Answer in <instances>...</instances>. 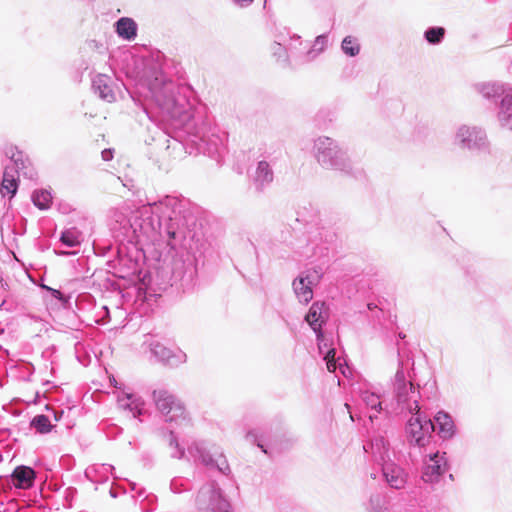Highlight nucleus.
Here are the masks:
<instances>
[{
  "instance_id": "obj_1",
  "label": "nucleus",
  "mask_w": 512,
  "mask_h": 512,
  "mask_svg": "<svg viewBox=\"0 0 512 512\" xmlns=\"http://www.w3.org/2000/svg\"><path fill=\"white\" fill-rule=\"evenodd\" d=\"M138 213L148 218L137 224L136 220L131 224L134 231L139 230L145 235H149L153 231H162L170 239L176 238V230L174 221L180 213L179 201L175 197L166 196L158 202L143 206Z\"/></svg>"
},
{
  "instance_id": "obj_2",
  "label": "nucleus",
  "mask_w": 512,
  "mask_h": 512,
  "mask_svg": "<svg viewBox=\"0 0 512 512\" xmlns=\"http://www.w3.org/2000/svg\"><path fill=\"white\" fill-rule=\"evenodd\" d=\"M398 382V400L399 402L405 403L410 399H413V405H409L410 411H415V414L408 420L406 433L408 442L411 445L418 447H425L432 436V432L435 431V425L430 419L422 417L418 412L420 407L417 403L416 395L417 392L412 383L408 385L404 382L402 375H397Z\"/></svg>"
},
{
  "instance_id": "obj_3",
  "label": "nucleus",
  "mask_w": 512,
  "mask_h": 512,
  "mask_svg": "<svg viewBox=\"0 0 512 512\" xmlns=\"http://www.w3.org/2000/svg\"><path fill=\"white\" fill-rule=\"evenodd\" d=\"M312 154L317 163L324 169L344 174L352 172L353 163L347 150L330 137L319 136L315 138Z\"/></svg>"
},
{
  "instance_id": "obj_4",
  "label": "nucleus",
  "mask_w": 512,
  "mask_h": 512,
  "mask_svg": "<svg viewBox=\"0 0 512 512\" xmlns=\"http://www.w3.org/2000/svg\"><path fill=\"white\" fill-rule=\"evenodd\" d=\"M151 92L166 120L179 121L182 124L190 119V104L185 96L178 93L173 83L168 82L159 88L154 87Z\"/></svg>"
},
{
  "instance_id": "obj_5",
  "label": "nucleus",
  "mask_w": 512,
  "mask_h": 512,
  "mask_svg": "<svg viewBox=\"0 0 512 512\" xmlns=\"http://www.w3.org/2000/svg\"><path fill=\"white\" fill-rule=\"evenodd\" d=\"M5 155L11 160L13 167L8 165L5 167L0 186V193L3 197L9 195V197L12 198L18 189L16 174H22L25 177L31 178L34 175V172L29 160L16 147H6Z\"/></svg>"
},
{
  "instance_id": "obj_6",
  "label": "nucleus",
  "mask_w": 512,
  "mask_h": 512,
  "mask_svg": "<svg viewBox=\"0 0 512 512\" xmlns=\"http://www.w3.org/2000/svg\"><path fill=\"white\" fill-rule=\"evenodd\" d=\"M453 144L461 150H481L487 146V135L479 126L461 124L455 130Z\"/></svg>"
},
{
  "instance_id": "obj_7",
  "label": "nucleus",
  "mask_w": 512,
  "mask_h": 512,
  "mask_svg": "<svg viewBox=\"0 0 512 512\" xmlns=\"http://www.w3.org/2000/svg\"><path fill=\"white\" fill-rule=\"evenodd\" d=\"M197 504L200 512H229L231 509L230 502L215 485L201 489Z\"/></svg>"
},
{
  "instance_id": "obj_8",
  "label": "nucleus",
  "mask_w": 512,
  "mask_h": 512,
  "mask_svg": "<svg viewBox=\"0 0 512 512\" xmlns=\"http://www.w3.org/2000/svg\"><path fill=\"white\" fill-rule=\"evenodd\" d=\"M153 398L157 409L164 415L168 416L170 421L183 416V405L168 391L163 389L155 390L153 392Z\"/></svg>"
},
{
  "instance_id": "obj_9",
  "label": "nucleus",
  "mask_w": 512,
  "mask_h": 512,
  "mask_svg": "<svg viewBox=\"0 0 512 512\" xmlns=\"http://www.w3.org/2000/svg\"><path fill=\"white\" fill-rule=\"evenodd\" d=\"M318 281L315 271L302 272L292 283L293 291L300 303L307 304L313 298V286Z\"/></svg>"
},
{
  "instance_id": "obj_10",
  "label": "nucleus",
  "mask_w": 512,
  "mask_h": 512,
  "mask_svg": "<svg viewBox=\"0 0 512 512\" xmlns=\"http://www.w3.org/2000/svg\"><path fill=\"white\" fill-rule=\"evenodd\" d=\"M328 318L329 309L324 302L316 301L309 308V311L305 316V321L316 333L317 339L322 335V326L327 322Z\"/></svg>"
},
{
  "instance_id": "obj_11",
  "label": "nucleus",
  "mask_w": 512,
  "mask_h": 512,
  "mask_svg": "<svg viewBox=\"0 0 512 512\" xmlns=\"http://www.w3.org/2000/svg\"><path fill=\"white\" fill-rule=\"evenodd\" d=\"M473 89L487 100L495 99L497 97H504L512 85L500 81H483L473 85Z\"/></svg>"
},
{
  "instance_id": "obj_12",
  "label": "nucleus",
  "mask_w": 512,
  "mask_h": 512,
  "mask_svg": "<svg viewBox=\"0 0 512 512\" xmlns=\"http://www.w3.org/2000/svg\"><path fill=\"white\" fill-rule=\"evenodd\" d=\"M446 469L447 464L444 457L437 452L430 456L429 463L423 469L422 478L427 483L437 482Z\"/></svg>"
},
{
  "instance_id": "obj_13",
  "label": "nucleus",
  "mask_w": 512,
  "mask_h": 512,
  "mask_svg": "<svg viewBox=\"0 0 512 512\" xmlns=\"http://www.w3.org/2000/svg\"><path fill=\"white\" fill-rule=\"evenodd\" d=\"M113 27L118 38L123 41L132 42L138 36V24L131 17H120Z\"/></svg>"
},
{
  "instance_id": "obj_14",
  "label": "nucleus",
  "mask_w": 512,
  "mask_h": 512,
  "mask_svg": "<svg viewBox=\"0 0 512 512\" xmlns=\"http://www.w3.org/2000/svg\"><path fill=\"white\" fill-rule=\"evenodd\" d=\"M92 87L98 96L108 103L115 101L116 96L112 89L111 78L104 74L96 75L92 80Z\"/></svg>"
},
{
  "instance_id": "obj_15",
  "label": "nucleus",
  "mask_w": 512,
  "mask_h": 512,
  "mask_svg": "<svg viewBox=\"0 0 512 512\" xmlns=\"http://www.w3.org/2000/svg\"><path fill=\"white\" fill-rule=\"evenodd\" d=\"M497 119L502 127L512 128V88L500 100Z\"/></svg>"
},
{
  "instance_id": "obj_16",
  "label": "nucleus",
  "mask_w": 512,
  "mask_h": 512,
  "mask_svg": "<svg viewBox=\"0 0 512 512\" xmlns=\"http://www.w3.org/2000/svg\"><path fill=\"white\" fill-rule=\"evenodd\" d=\"M383 474L387 483L395 489H401L406 484V474L403 469L393 463H387L383 467Z\"/></svg>"
},
{
  "instance_id": "obj_17",
  "label": "nucleus",
  "mask_w": 512,
  "mask_h": 512,
  "mask_svg": "<svg viewBox=\"0 0 512 512\" xmlns=\"http://www.w3.org/2000/svg\"><path fill=\"white\" fill-rule=\"evenodd\" d=\"M11 477L16 488L28 489L34 483L35 472L28 466H18L14 469Z\"/></svg>"
},
{
  "instance_id": "obj_18",
  "label": "nucleus",
  "mask_w": 512,
  "mask_h": 512,
  "mask_svg": "<svg viewBox=\"0 0 512 512\" xmlns=\"http://www.w3.org/2000/svg\"><path fill=\"white\" fill-rule=\"evenodd\" d=\"M435 430H437L438 434L444 438H451L454 434V422L452 418L443 412H439L435 417Z\"/></svg>"
},
{
  "instance_id": "obj_19",
  "label": "nucleus",
  "mask_w": 512,
  "mask_h": 512,
  "mask_svg": "<svg viewBox=\"0 0 512 512\" xmlns=\"http://www.w3.org/2000/svg\"><path fill=\"white\" fill-rule=\"evenodd\" d=\"M273 181V171L268 162L259 161L254 174V182L258 187H264Z\"/></svg>"
},
{
  "instance_id": "obj_20",
  "label": "nucleus",
  "mask_w": 512,
  "mask_h": 512,
  "mask_svg": "<svg viewBox=\"0 0 512 512\" xmlns=\"http://www.w3.org/2000/svg\"><path fill=\"white\" fill-rule=\"evenodd\" d=\"M60 241L67 247H77L82 242V233L76 228L66 229L62 232Z\"/></svg>"
},
{
  "instance_id": "obj_21",
  "label": "nucleus",
  "mask_w": 512,
  "mask_h": 512,
  "mask_svg": "<svg viewBox=\"0 0 512 512\" xmlns=\"http://www.w3.org/2000/svg\"><path fill=\"white\" fill-rule=\"evenodd\" d=\"M32 201L39 209L46 210L52 202L51 192L45 189L37 190L32 194Z\"/></svg>"
},
{
  "instance_id": "obj_22",
  "label": "nucleus",
  "mask_w": 512,
  "mask_h": 512,
  "mask_svg": "<svg viewBox=\"0 0 512 512\" xmlns=\"http://www.w3.org/2000/svg\"><path fill=\"white\" fill-rule=\"evenodd\" d=\"M341 50L349 57H355L360 52V44L357 38L353 36H346L341 43Z\"/></svg>"
},
{
  "instance_id": "obj_23",
  "label": "nucleus",
  "mask_w": 512,
  "mask_h": 512,
  "mask_svg": "<svg viewBox=\"0 0 512 512\" xmlns=\"http://www.w3.org/2000/svg\"><path fill=\"white\" fill-rule=\"evenodd\" d=\"M328 45V36L325 34L319 35L315 38L311 49L307 52L309 59H315L318 55L325 51Z\"/></svg>"
},
{
  "instance_id": "obj_24",
  "label": "nucleus",
  "mask_w": 512,
  "mask_h": 512,
  "mask_svg": "<svg viewBox=\"0 0 512 512\" xmlns=\"http://www.w3.org/2000/svg\"><path fill=\"white\" fill-rule=\"evenodd\" d=\"M142 348L145 352H158V350L166 349L157 336L150 334L144 336Z\"/></svg>"
},
{
  "instance_id": "obj_25",
  "label": "nucleus",
  "mask_w": 512,
  "mask_h": 512,
  "mask_svg": "<svg viewBox=\"0 0 512 512\" xmlns=\"http://www.w3.org/2000/svg\"><path fill=\"white\" fill-rule=\"evenodd\" d=\"M445 35V29L443 27H431L428 28L425 33L424 37L430 44H439Z\"/></svg>"
},
{
  "instance_id": "obj_26",
  "label": "nucleus",
  "mask_w": 512,
  "mask_h": 512,
  "mask_svg": "<svg viewBox=\"0 0 512 512\" xmlns=\"http://www.w3.org/2000/svg\"><path fill=\"white\" fill-rule=\"evenodd\" d=\"M31 425L39 433H48L52 428L49 418L45 415L35 416L31 422Z\"/></svg>"
},
{
  "instance_id": "obj_27",
  "label": "nucleus",
  "mask_w": 512,
  "mask_h": 512,
  "mask_svg": "<svg viewBox=\"0 0 512 512\" xmlns=\"http://www.w3.org/2000/svg\"><path fill=\"white\" fill-rule=\"evenodd\" d=\"M336 354H326L324 360L326 361L327 369L330 372H334L337 368V362H340L341 357L335 358Z\"/></svg>"
},
{
  "instance_id": "obj_28",
  "label": "nucleus",
  "mask_w": 512,
  "mask_h": 512,
  "mask_svg": "<svg viewBox=\"0 0 512 512\" xmlns=\"http://www.w3.org/2000/svg\"><path fill=\"white\" fill-rule=\"evenodd\" d=\"M364 399L366 400L367 404H369L372 408L376 410L378 407L381 406L378 397L375 396L374 394L366 395Z\"/></svg>"
},
{
  "instance_id": "obj_29",
  "label": "nucleus",
  "mask_w": 512,
  "mask_h": 512,
  "mask_svg": "<svg viewBox=\"0 0 512 512\" xmlns=\"http://www.w3.org/2000/svg\"><path fill=\"white\" fill-rule=\"evenodd\" d=\"M254 2H255V0H232V3L236 7L241 8V9H246V8L250 7Z\"/></svg>"
},
{
  "instance_id": "obj_30",
  "label": "nucleus",
  "mask_w": 512,
  "mask_h": 512,
  "mask_svg": "<svg viewBox=\"0 0 512 512\" xmlns=\"http://www.w3.org/2000/svg\"><path fill=\"white\" fill-rule=\"evenodd\" d=\"M45 289H47L48 291L51 292L52 296L58 300H63V294L61 293L60 290H57V289H53V288H50V287H47V286H43Z\"/></svg>"
},
{
  "instance_id": "obj_31",
  "label": "nucleus",
  "mask_w": 512,
  "mask_h": 512,
  "mask_svg": "<svg viewBox=\"0 0 512 512\" xmlns=\"http://www.w3.org/2000/svg\"><path fill=\"white\" fill-rule=\"evenodd\" d=\"M101 156L104 161H110L113 158V151L111 149H105L101 152Z\"/></svg>"
},
{
  "instance_id": "obj_32",
  "label": "nucleus",
  "mask_w": 512,
  "mask_h": 512,
  "mask_svg": "<svg viewBox=\"0 0 512 512\" xmlns=\"http://www.w3.org/2000/svg\"><path fill=\"white\" fill-rule=\"evenodd\" d=\"M275 53H278L280 50H282V46L280 44H275Z\"/></svg>"
},
{
  "instance_id": "obj_33",
  "label": "nucleus",
  "mask_w": 512,
  "mask_h": 512,
  "mask_svg": "<svg viewBox=\"0 0 512 512\" xmlns=\"http://www.w3.org/2000/svg\"><path fill=\"white\" fill-rule=\"evenodd\" d=\"M58 254L59 255H72V254H74V252H64L63 251V252H59Z\"/></svg>"
},
{
  "instance_id": "obj_34",
  "label": "nucleus",
  "mask_w": 512,
  "mask_h": 512,
  "mask_svg": "<svg viewBox=\"0 0 512 512\" xmlns=\"http://www.w3.org/2000/svg\"><path fill=\"white\" fill-rule=\"evenodd\" d=\"M60 418V415L55 414V420H58Z\"/></svg>"
},
{
  "instance_id": "obj_35",
  "label": "nucleus",
  "mask_w": 512,
  "mask_h": 512,
  "mask_svg": "<svg viewBox=\"0 0 512 512\" xmlns=\"http://www.w3.org/2000/svg\"><path fill=\"white\" fill-rule=\"evenodd\" d=\"M60 418V415L55 414V420H58Z\"/></svg>"
},
{
  "instance_id": "obj_36",
  "label": "nucleus",
  "mask_w": 512,
  "mask_h": 512,
  "mask_svg": "<svg viewBox=\"0 0 512 512\" xmlns=\"http://www.w3.org/2000/svg\"><path fill=\"white\" fill-rule=\"evenodd\" d=\"M327 352L332 353V352H335V350L334 349H330Z\"/></svg>"
},
{
  "instance_id": "obj_37",
  "label": "nucleus",
  "mask_w": 512,
  "mask_h": 512,
  "mask_svg": "<svg viewBox=\"0 0 512 512\" xmlns=\"http://www.w3.org/2000/svg\"><path fill=\"white\" fill-rule=\"evenodd\" d=\"M259 447L263 448L262 445H259ZM262 450L264 451V453H267V450H265V449H262Z\"/></svg>"
},
{
  "instance_id": "obj_38",
  "label": "nucleus",
  "mask_w": 512,
  "mask_h": 512,
  "mask_svg": "<svg viewBox=\"0 0 512 512\" xmlns=\"http://www.w3.org/2000/svg\"><path fill=\"white\" fill-rule=\"evenodd\" d=\"M126 398H127V399H130V398H131V395H130V394H127V395H126Z\"/></svg>"
}]
</instances>
